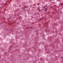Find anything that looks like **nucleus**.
<instances>
[{
    "label": "nucleus",
    "mask_w": 63,
    "mask_h": 63,
    "mask_svg": "<svg viewBox=\"0 0 63 63\" xmlns=\"http://www.w3.org/2000/svg\"><path fill=\"white\" fill-rule=\"evenodd\" d=\"M45 11H46H46H47V8H46L45 10Z\"/></svg>",
    "instance_id": "1"
},
{
    "label": "nucleus",
    "mask_w": 63,
    "mask_h": 63,
    "mask_svg": "<svg viewBox=\"0 0 63 63\" xmlns=\"http://www.w3.org/2000/svg\"><path fill=\"white\" fill-rule=\"evenodd\" d=\"M61 58H63V57H61Z\"/></svg>",
    "instance_id": "2"
},
{
    "label": "nucleus",
    "mask_w": 63,
    "mask_h": 63,
    "mask_svg": "<svg viewBox=\"0 0 63 63\" xmlns=\"http://www.w3.org/2000/svg\"><path fill=\"white\" fill-rule=\"evenodd\" d=\"M44 8H45V7H44Z\"/></svg>",
    "instance_id": "3"
}]
</instances>
